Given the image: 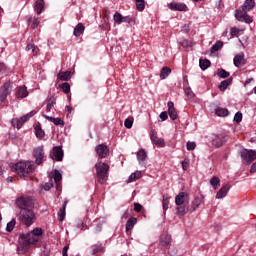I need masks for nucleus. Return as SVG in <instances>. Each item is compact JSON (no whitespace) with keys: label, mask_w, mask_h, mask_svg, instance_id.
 <instances>
[{"label":"nucleus","mask_w":256,"mask_h":256,"mask_svg":"<svg viewBox=\"0 0 256 256\" xmlns=\"http://www.w3.org/2000/svg\"><path fill=\"white\" fill-rule=\"evenodd\" d=\"M43 236V229L41 227L34 228L31 232L26 234H20V244L17 246V253L24 255L29 251L31 245H37L39 243V237Z\"/></svg>","instance_id":"obj_1"},{"label":"nucleus","mask_w":256,"mask_h":256,"mask_svg":"<svg viewBox=\"0 0 256 256\" xmlns=\"http://www.w3.org/2000/svg\"><path fill=\"white\" fill-rule=\"evenodd\" d=\"M11 169L14 173H17L19 177L27 179L29 175L35 171V164L31 161H21L14 164Z\"/></svg>","instance_id":"obj_2"},{"label":"nucleus","mask_w":256,"mask_h":256,"mask_svg":"<svg viewBox=\"0 0 256 256\" xmlns=\"http://www.w3.org/2000/svg\"><path fill=\"white\" fill-rule=\"evenodd\" d=\"M255 9V0H245L242 5V10H236L235 17L239 21H244V23H253V18L249 16V11Z\"/></svg>","instance_id":"obj_3"},{"label":"nucleus","mask_w":256,"mask_h":256,"mask_svg":"<svg viewBox=\"0 0 256 256\" xmlns=\"http://www.w3.org/2000/svg\"><path fill=\"white\" fill-rule=\"evenodd\" d=\"M97 182L100 185H105L109 179V164L105 162H98L95 164Z\"/></svg>","instance_id":"obj_4"},{"label":"nucleus","mask_w":256,"mask_h":256,"mask_svg":"<svg viewBox=\"0 0 256 256\" xmlns=\"http://www.w3.org/2000/svg\"><path fill=\"white\" fill-rule=\"evenodd\" d=\"M18 219L22 225L25 227H31L35 221H37V216L35 215V211L32 210H20Z\"/></svg>","instance_id":"obj_5"},{"label":"nucleus","mask_w":256,"mask_h":256,"mask_svg":"<svg viewBox=\"0 0 256 256\" xmlns=\"http://www.w3.org/2000/svg\"><path fill=\"white\" fill-rule=\"evenodd\" d=\"M16 205L20 209V211L33 210L35 207V204L33 203V199L25 196H21L17 198Z\"/></svg>","instance_id":"obj_6"},{"label":"nucleus","mask_w":256,"mask_h":256,"mask_svg":"<svg viewBox=\"0 0 256 256\" xmlns=\"http://www.w3.org/2000/svg\"><path fill=\"white\" fill-rule=\"evenodd\" d=\"M37 114V111L33 110L30 113L20 117V118H13L11 123H12V127H16V129H21V127H23V125H25V123H27L28 120L31 119V117H33L34 115Z\"/></svg>","instance_id":"obj_7"},{"label":"nucleus","mask_w":256,"mask_h":256,"mask_svg":"<svg viewBox=\"0 0 256 256\" xmlns=\"http://www.w3.org/2000/svg\"><path fill=\"white\" fill-rule=\"evenodd\" d=\"M211 143L214 147H223L225 143H227V134L221 133V134H214L211 138Z\"/></svg>","instance_id":"obj_8"},{"label":"nucleus","mask_w":256,"mask_h":256,"mask_svg":"<svg viewBox=\"0 0 256 256\" xmlns=\"http://www.w3.org/2000/svg\"><path fill=\"white\" fill-rule=\"evenodd\" d=\"M241 157L243 161H245L246 165H251L253 161L256 159V150L253 149H245L244 151L241 152Z\"/></svg>","instance_id":"obj_9"},{"label":"nucleus","mask_w":256,"mask_h":256,"mask_svg":"<svg viewBox=\"0 0 256 256\" xmlns=\"http://www.w3.org/2000/svg\"><path fill=\"white\" fill-rule=\"evenodd\" d=\"M33 156L35 158L36 165H41L43 163V159L45 158V152L43 150V146H38L34 149Z\"/></svg>","instance_id":"obj_10"},{"label":"nucleus","mask_w":256,"mask_h":256,"mask_svg":"<svg viewBox=\"0 0 256 256\" xmlns=\"http://www.w3.org/2000/svg\"><path fill=\"white\" fill-rule=\"evenodd\" d=\"M95 151L100 159H105L109 155V147L105 144L97 145Z\"/></svg>","instance_id":"obj_11"},{"label":"nucleus","mask_w":256,"mask_h":256,"mask_svg":"<svg viewBox=\"0 0 256 256\" xmlns=\"http://www.w3.org/2000/svg\"><path fill=\"white\" fill-rule=\"evenodd\" d=\"M63 148L61 146H55L52 149L51 158L54 161H63Z\"/></svg>","instance_id":"obj_12"},{"label":"nucleus","mask_w":256,"mask_h":256,"mask_svg":"<svg viewBox=\"0 0 256 256\" xmlns=\"http://www.w3.org/2000/svg\"><path fill=\"white\" fill-rule=\"evenodd\" d=\"M11 82L4 83L3 87L0 88V101L3 102L7 99L9 93H11Z\"/></svg>","instance_id":"obj_13"},{"label":"nucleus","mask_w":256,"mask_h":256,"mask_svg":"<svg viewBox=\"0 0 256 256\" xmlns=\"http://www.w3.org/2000/svg\"><path fill=\"white\" fill-rule=\"evenodd\" d=\"M150 139L154 145H157L158 147H165V140L157 137V131L152 130L150 132Z\"/></svg>","instance_id":"obj_14"},{"label":"nucleus","mask_w":256,"mask_h":256,"mask_svg":"<svg viewBox=\"0 0 256 256\" xmlns=\"http://www.w3.org/2000/svg\"><path fill=\"white\" fill-rule=\"evenodd\" d=\"M233 63L235 67H243V65L247 63V61L245 60V54L243 52L237 54L233 59Z\"/></svg>","instance_id":"obj_15"},{"label":"nucleus","mask_w":256,"mask_h":256,"mask_svg":"<svg viewBox=\"0 0 256 256\" xmlns=\"http://www.w3.org/2000/svg\"><path fill=\"white\" fill-rule=\"evenodd\" d=\"M168 7L171 11H188L187 4L185 3L172 2L168 4Z\"/></svg>","instance_id":"obj_16"},{"label":"nucleus","mask_w":256,"mask_h":256,"mask_svg":"<svg viewBox=\"0 0 256 256\" xmlns=\"http://www.w3.org/2000/svg\"><path fill=\"white\" fill-rule=\"evenodd\" d=\"M167 105H168V115L170 119H172V121H175V119H177V110L175 109V104L173 103V101H169Z\"/></svg>","instance_id":"obj_17"},{"label":"nucleus","mask_w":256,"mask_h":256,"mask_svg":"<svg viewBox=\"0 0 256 256\" xmlns=\"http://www.w3.org/2000/svg\"><path fill=\"white\" fill-rule=\"evenodd\" d=\"M229 189H231V185H224L216 194V199H223V197H227V193H229Z\"/></svg>","instance_id":"obj_18"},{"label":"nucleus","mask_w":256,"mask_h":256,"mask_svg":"<svg viewBox=\"0 0 256 256\" xmlns=\"http://www.w3.org/2000/svg\"><path fill=\"white\" fill-rule=\"evenodd\" d=\"M44 9H45V0H36L34 11H36L37 15H41Z\"/></svg>","instance_id":"obj_19"},{"label":"nucleus","mask_w":256,"mask_h":256,"mask_svg":"<svg viewBox=\"0 0 256 256\" xmlns=\"http://www.w3.org/2000/svg\"><path fill=\"white\" fill-rule=\"evenodd\" d=\"M56 102H57V98L55 96H49L46 99V103H47L46 111H47V113L51 112V109H53V107H55Z\"/></svg>","instance_id":"obj_20"},{"label":"nucleus","mask_w":256,"mask_h":256,"mask_svg":"<svg viewBox=\"0 0 256 256\" xmlns=\"http://www.w3.org/2000/svg\"><path fill=\"white\" fill-rule=\"evenodd\" d=\"M91 255H97V253H105V245L103 244H94L91 247Z\"/></svg>","instance_id":"obj_21"},{"label":"nucleus","mask_w":256,"mask_h":256,"mask_svg":"<svg viewBox=\"0 0 256 256\" xmlns=\"http://www.w3.org/2000/svg\"><path fill=\"white\" fill-rule=\"evenodd\" d=\"M67 203H69L68 200H65L63 203V207L60 208L58 211V221H65V215H66V209H67Z\"/></svg>","instance_id":"obj_22"},{"label":"nucleus","mask_w":256,"mask_h":256,"mask_svg":"<svg viewBox=\"0 0 256 256\" xmlns=\"http://www.w3.org/2000/svg\"><path fill=\"white\" fill-rule=\"evenodd\" d=\"M29 95V92H27V87L20 86L16 91V97L18 99H24V97H27Z\"/></svg>","instance_id":"obj_23"},{"label":"nucleus","mask_w":256,"mask_h":256,"mask_svg":"<svg viewBox=\"0 0 256 256\" xmlns=\"http://www.w3.org/2000/svg\"><path fill=\"white\" fill-rule=\"evenodd\" d=\"M170 243H171V235L162 234L160 236V245H162V247H169Z\"/></svg>","instance_id":"obj_24"},{"label":"nucleus","mask_w":256,"mask_h":256,"mask_svg":"<svg viewBox=\"0 0 256 256\" xmlns=\"http://www.w3.org/2000/svg\"><path fill=\"white\" fill-rule=\"evenodd\" d=\"M201 203H203V197H195V199L192 201L191 213L197 211V209H199V207L201 206Z\"/></svg>","instance_id":"obj_25"},{"label":"nucleus","mask_w":256,"mask_h":256,"mask_svg":"<svg viewBox=\"0 0 256 256\" xmlns=\"http://www.w3.org/2000/svg\"><path fill=\"white\" fill-rule=\"evenodd\" d=\"M57 79H59V81H70L71 80V71L59 72L57 74Z\"/></svg>","instance_id":"obj_26"},{"label":"nucleus","mask_w":256,"mask_h":256,"mask_svg":"<svg viewBox=\"0 0 256 256\" xmlns=\"http://www.w3.org/2000/svg\"><path fill=\"white\" fill-rule=\"evenodd\" d=\"M185 197H187V193L186 192H180L178 195H176L175 197V204L177 206H181L183 205V203H185Z\"/></svg>","instance_id":"obj_27"},{"label":"nucleus","mask_w":256,"mask_h":256,"mask_svg":"<svg viewBox=\"0 0 256 256\" xmlns=\"http://www.w3.org/2000/svg\"><path fill=\"white\" fill-rule=\"evenodd\" d=\"M84 31H85V26H83V23H78L77 26L74 28V36L81 37Z\"/></svg>","instance_id":"obj_28"},{"label":"nucleus","mask_w":256,"mask_h":256,"mask_svg":"<svg viewBox=\"0 0 256 256\" xmlns=\"http://www.w3.org/2000/svg\"><path fill=\"white\" fill-rule=\"evenodd\" d=\"M135 225H137V218L135 217L129 218L128 221L126 222V231L133 230V227H135Z\"/></svg>","instance_id":"obj_29"},{"label":"nucleus","mask_w":256,"mask_h":256,"mask_svg":"<svg viewBox=\"0 0 256 256\" xmlns=\"http://www.w3.org/2000/svg\"><path fill=\"white\" fill-rule=\"evenodd\" d=\"M41 23V18H29L28 19V25L32 29H37L39 27V24Z\"/></svg>","instance_id":"obj_30"},{"label":"nucleus","mask_w":256,"mask_h":256,"mask_svg":"<svg viewBox=\"0 0 256 256\" xmlns=\"http://www.w3.org/2000/svg\"><path fill=\"white\" fill-rule=\"evenodd\" d=\"M136 155L139 163H141V161H147V151H145V149H140Z\"/></svg>","instance_id":"obj_31"},{"label":"nucleus","mask_w":256,"mask_h":256,"mask_svg":"<svg viewBox=\"0 0 256 256\" xmlns=\"http://www.w3.org/2000/svg\"><path fill=\"white\" fill-rule=\"evenodd\" d=\"M171 75V68L165 66L160 71V79H167Z\"/></svg>","instance_id":"obj_32"},{"label":"nucleus","mask_w":256,"mask_h":256,"mask_svg":"<svg viewBox=\"0 0 256 256\" xmlns=\"http://www.w3.org/2000/svg\"><path fill=\"white\" fill-rule=\"evenodd\" d=\"M231 83H233V78L223 80L219 85L220 91H225L227 89V87L231 85Z\"/></svg>","instance_id":"obj_33"},{"label":"nucleus","mask_w":256,"mask_h":256,"mask_svg":"<svg viewBox=\"0 0 256 256\" xmlns=\"http://www.w3.org/2000/svg\"><path fill=\"white\" fill-rule=\"evenodd\" d=\"M141 177V171H136L129 176L128 183H133L134 181H137V179H141Z\"/></svg>","instance_id":"obj_34"},{"label":"nucleus","mask_w":256,"mask_h":256,"mask_svg":"<svg viewBox=\"0 0 256 256\" xmlns=\"http://www.w3.org/2000/svg\"><path fill=\"white\" fill-rule=\"evenodd\" d=\"M210 185L217 190L218 187H221V180L217 176H213L210 180Z\"/></svg>","instance_id":"obj_35"},{"label":"nucleus","mask_w":256,"mask_h":256,"mask_svg":"<svg viewBox=\"0 0 256 256\" xmlns=\"http://www.w3.org/2000/svg\"><path fill=\"white\" fill-rule=\"evenodd\" d=\"M199 65L202 71H205V69H209V67H211V61L207 59H200Z\"/></svg>","instance_id":"obj_36"},{"label":"nucleus","mask_w":256,"mask_h":256,"mask_svg":"<svg viewBox=\"0 0 256 256\" xmlns=\"http://www.w3.org/2000/svg\"><path fill=\"white\" fill-rule=\"evenodd\" d=\"M216 115L218 117H227L229 115V110H227V108H217Z\"/></svg>","instance_id":"obj_37"},{"label":"nucleus","mask_w":256,"mask_h":256,"mask_svg":"<svg viewBox=\"0 0 256 256\" xmlns=\"http://www.w3.org/2000/svg\"><path fill=\"white\" fill-rule=\"evenodd\" d=\"M162 205H163V211L165 213L167 209H169V195L167 194L163 195Z\"/></svg>","instance_id":"obj_38"},{"label":"nucleus","mask_w":256,"mask_h":256,"mask_svg":"<svg viewBox=\"0 0 256 256\" xmlns=\"http://www.w3.org/2000/svg\"><path fill=\"white\" fill-rule=\"evenodd\" d=\"M60 89H62L63 93H65L66 95L68 93H71V85H69V83L64 82L60 85Z\"/></svg>","instance_id":"obj_39"},{"label":"nucleus","mask_w":256,"mask_h":256,"mask_svg":"<svg viewBox=\"0 0 256 256\" xmlns=\"http://www.w3.org/2000/svg\"><path fill=\"white\" fill-rule=\"evenodd\" d=\"M223 47V42L222 41H217L214 45L211 47V53H215L219 51Z\"/></svg>","instance_id":"obj_40"},{"label":"nucleus","mask_w":256,"mask_h":256,"mask_svg":"<svg viewBox=\"0 0 256 256\" xmlns=\"http://www.w3.org/2000/svg\"><path fill=\"white\" fill-rule=\"evenodd\" d=\"M16 223H17V221L15 219H12L10 222H8L7 226H6V231L8 233H11V231H13V229H15Z\"/></svg>","instance_id":"obj_41"},{"label":"nucleus","mask_w":256,"mask_h":256,"mask_svg":"<svg viewBox=\"0 0 256 256\" xmlns=\"http://www.w3.org/2000/svg\"><path fill=\"white\" fill-rule=\"evenodd\" d=\"M47 119L52 123H54V125H61L62 127L63 125H65V122H63L61 118L47 117Z\"/></svg>","instance_id":"obj_42"},{"label":"nucleus","mask_w":256,"mask_h":256,"mask_svg":"<svg viewBox=\"0 0 256 256\" xmlns=\"http://www.w3.org/2000/svg\"><path fill=\"white\" fill-rule=\"evenodd\" d=\"M137 11H145V0H136Z\"/></svg>","instance_id":"obj_43"},{"label":"nucleus","mask_w":256,"mask_h":256,"mask_svg":"<svg viewBox=\"0 0 256 256\" xmlns=\"http://www.w3.org/2000/svg\"><path fill=\"white\" fill-rule=\"evenodd\" d=\"M217 75L218 77H221V79H227V77H229V72L225 69H219Z\"/></svg>","instance_id":"obj_44"},{"label":"nucleus","mask_w":256,"mask_h":256,"mask_svg":"<svg viewBox=\"0 0 256 256\" xmlns=\"http://www.w3.org/2000/svg\"><path fill=\"white\" fill-rule=\"evenodd\" d=\"M53 179L55 183H61V179H63V176L59 173V170L54 171Z\"/></svg>","instance_id":"obj_45"},{"label":"nucleus","mask_w":256,"mask_h":256,"mask_svg":"<svg viewBox=\"0 0 256 256\" xmlns=\"http://www.w3.org/2000/svg\"><path fill=\"white\" fill-rule=\"evenodd\" d=\"M197 144L195 142L188 141L186 144L187 151H195Z\"/></svg>","instance_id":"obj_46"},{"label":"nucleus","mask_w":256,"mask_h":256,"mask_svg":"<svg viewBox=\"0 0 256 256\" xmlns=\"http://www.w3.org/2000/svg\"><path fill=\"white\" fill-rule=\"evenodd\" d=\"M177 213H178V215H181V216L186 215L187 208L185 206L180 205L177 207Z\"/></svg>","instance_id":"obj_47"},{"label":"nucleus","mask_w":256,"mask_h":256,"mask_svg":"<svg viewBox=\"0 0 256 256\" xmlns=\"http://www.w3.org/2000/svg\"><path fill=\"white\" fill-rule=\"evenodd\" d=\"M35 135L37 139H43V137H45V131L43 129H36Z\"/></svg>","instance_id":"obj_48"},{"label":"nucleus","mask_w":256,"mask_h":256,"mask_svg":"<svg viewBox=\"0 0 256 256\" xmlns=\"http://www.w3.org/2000/svg\"><path fill=\"white\" fill-rule=\"evenodd\" d=\"M124 126L126 127V129H131L133 127V118H127L124 121Z\"/></svg>","instance_id":"obj_49"},{"label":"nucleus","mask_w":256,"mask_h":256,"mask_svg":"<svg viewBox=\"0 0 256 256\" xmlns=\"http://www.w3.org/2000/svg\"><path fill=\"white\" fill-rule=\"evenodd\" d=\"M114 21L116 23H123V16L119 12H116L114 14Z\"/></svg>","instance_id":"obj_50"},{"label":"nucleus","mask_w":256,"mask_h":256,"mask_svg":"<svg viewBox=\"0 0 256 256\" xmlns=\"http://www.w3.org/2000/svg\"><path fill=\"white\" fill-rule=\"evenodd\" d=\"M234 121L236 123H241V121H243V113L237 112L234 116Z\"/></svg>","instance_id":"obj_51"},{"label":"nucleus","mask_w":256,"mask_h":256,"mask_svg":"<svg viewBox=\"0 0 256 256\" xmlns=\"http://www.w3.org/2000/svg\"><path fill=\"white\" fill-rule=\"evenodd\" d=\"M181 165H182L183 171H187V169H189V159H184L181 162Z\"/></svg>","instance_id":"obj_52"},{"label":"nucleus","mask_w":256,"mask_h":256,"mask_svg":"<svg viewBox=\"0 0 256 256\" xmlns=\"http://www.w3.org/2000/svg\"><path fill=\"white\" fill-rule=\"evenodd\" d=\"M142 210H143V205L139 203H134V211L136 213H141Z\"/></svg>","instance_id":"obj_53"},{"label":"nucleus","mask_w":256,"mask_h":256,"mask_svg":"<svg viewBox=\"0 0 256 256\" xmlns=\"http://www.w3.org/2000/svg\"><path fill=\"white\" fill-rule=\"evenodd\" d=\"M26 51H32V53H35L37 51V48L34 46V44H28L26 46Z\"/></svg>","instance_id":"obj_54"},{"label":"nucleus","mask_w":256,"mask_h":256,"mask_svg":"<svg viewBox=\"0 0 256 256\" xmlns=\"http://www.w3.org/2000/svg\"><path fill=\"white\" fill-rule=\"evenodd\" d=\"M160 119L161 121H167V119H169V114L165 111L160 113Z\"/></svg>","instance_id":"obj_55"},{"label":"nucleus","mask_w":256,"mask_h":256,"mask_svg":"<svg viewBox=\"0 0 256 256\" xmlns=\"http://www.w3.org/2000/svg\"><path fill=\"white\" fill-rule=\"evenodd\" d=\"M185 93H186L187 97H190V99L195 96V94L193 93V91L191 90V88H186V89H185Z\"/></svg>","instance_id":"obj_56"},{"label":"nucleus","mask_w":256,"mask_h":256,"mask_svg":"<svg viewBox=\"0 0 256 256\" xmlns=\"http://www.w3.org/2000/svg\"><path fill=\"white\" fill-rule=\"evenodd\" d=\"M77 229H80V231H83V230L87 229V225H85V223H83V222H78Z\"/></svg>","instance_id":"obj_57"},{"label":"nucleus","mask_w":256,"mask_h":256,"mask_svg":"<svg viewBox=\"0 0 256 256\" xmlns=\"http://www.w3.org/2000/svg\"><path fill=\"white\" fill-rule=\"evenodd\" d=\"M53 188V183H45L44 184V191H50Z\"/></svg>","instance_id":"obj_58"},{"label":"nucleus","mask_w":256,"mask_h":256,"mask_svg":"<svg viewBox=\"0 0 256 256\" xmlns=\"http://www.w3.org/2000/svg\"><path fill=\"white\" fill-rule=\"evenodd\" d=\"M67 251H69V244H67L66 246H64L63 250H62V255L63 256H69V254H67Z\"/></svg>","instance_id":"obj_59"},{"label":"nucleus","mask_w":256,"mask_h":256,"mask_svg":"<svg viewBox=\"0 0 256 256\" xmlns=\"http://www.w3.org/2000/svg\"><path fill=\"white\" fill-rule=\"evenodd\" d=\"M231 35L232 37H237V35H239V30L237 28H232Z\"/></svg>","instance_id":"obj_60"},{"label":"nucleus","mask_w":256,"mask_h":256,"mask_svg":"<svg viewBox=\"0 0 256 256\" xmlns=\"http://www.w3.org/2000/svg\"><path fill=\"white\" fill-rule=\"evenodd\" d=\"M131 21L133 20L129 16L122 17V23H131Z\"/></svg>","instance_id":"obj_61"},{"label":"nucleus","mask_w":256,"mask_h":256,"mask_svg":"<svg viewBox=\"0 0 256 256\" xmlns=\"http://www.w3.org/2000/svg\"><path fill=\"white\" fill-rule=\"evenodd\" d=\"M250 173H256V162L252 164Z\"/></svg>","instance_id":"obj_62"},{"label":"nucleus","mask_w":256,"mask_h":256,"mask_svg":"<svg viewBox=\"0 0 256 256\" xmlns=\"http://www.w3.org/2000/svg\"><path fill=\"white\" fill-rule=\"evenodd\" d=\"M56 183V191H61V182H55Z\"/></svg>","instance_id":"obj_63"},{"label":"nucleus","mask_w":256,"mask_h":256,"mask_svg":"<svg viewBox=\"0 0 256 256\" xmlns=\"http://www.w3.org/2000/svg\"><path fill=\"white\" fill-rule=\"evenodd\" d=\"M5 71V64L0 62V73H3Z\"/></svg>","instance_id":"obj_64"}]
</instances>
